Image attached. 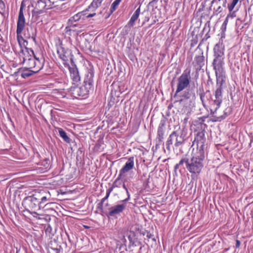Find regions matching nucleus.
Segmentation results:
<instances>
[{
  "mask_svg": "<svg viewBox=\"0 0 253 253\" xmlns=\"http://www.w3.org/2000/svg\"><path fill=\"white\" fill-rule=\"evenodd\" d=\"M139 249L137 253H143L144 251L145 250V248L144 246L142 245L141 244V245L139 246Z\"/></svg>",
  "mask_w": 253,
  "mask_h": 253,
  "instance_id": "nucleus-40",
  "label": "nucleus"
},
{
  "mask_svg": "<svg viewBox=\"0 0 253 253\" xmlns=\"http://www.w3.org/2000/svg\"><path fill=\"white\" fill-rule=\"evenodd\" d=\"M241 242L239 240H236V248H239L240 246Z\"/></svg>",
  "mask_w": 253,
  "mask_h": 253,
  "instance_id": "nucleus-42",
  "label": "nucleus"
},
{
  "mask_svg": "<svg viewBox=\"0 0 253 253\" xmlns=\"http://www.w3.org/2000/svg\"><path fill=\"white\" fill-rule=\"evenodd\" d=\"M47 0H33L32 6L34 9L32 11V18L34 21L37 20L39 15L44 12L46 10L51 9Z\"/></svg>",
  "mask_w": 253,
  "mask_h": 253,
  "instance_id": "nucleus-6",
  "label": "nucleus"
},
{
  "mask_svg": "<svg viewBox=\"0 0 253 253\" xmlns=\"http://www.w3.org/2000/svg\"><path fill=\"white\" fill-rule=\"evenodd\" d=\"M69 70L73 84H75L79 83L81 81V77L77 67L76 66H72L69 67Z\"/></svg>",
  "mask_w": 253,
  "mask_h": 253,
  "instance_id": "nucleus-20",
  "label": "nucleus"
},
{
  "mask_svg": "<svg viewBox=\"0 0 253 253\" xmlns=\"http://www.w3.org/2000/svg\"><path fill=\"white\" fill-rule=\"evenodd\" d=\"M158 0H153L152 1L150 2V4L154 2H157Z\"/></svg>",
  "mask_w": 253,
  "mask_h": 253,
  "instance_id": "nucleus-50",
  "label": "nucleus"
},
{
  "mask_svg": "<svg viewBox=\"0 0 253 253\" xmlns=\"http://www.w3.org/2000/svg\"><path fill=\"white\" fill-rule=\"evenodd\" d=\"M224 46L220 42L213 48V60L212 63L213 68H225Z\"/></svg>",
  "mask_w": 253,
  "mask_h": 253,
  "instance_id": "nucleus-5",
  "label": "nucleus"
},
{
  "mask_svg": "<svg viewBox=\"0 0 253 253\" xmlns=\"http://www.w3.org/2000/svg\"><path fill=\"white\" fill-rule=\"evenodd\" d=\"M115 187H113V185L112 184V186L109 187L106 191V194L110 196V193L113 190V189L115 188Z\"/></svg>",
  "mask_w": 253,
  "mask_h": 253,
  "instance_id": "nucleus-41",
  "label": "nucleus"
},
{
  "mask_svg": "<svg viewBox=\"0 0 253 253\" xmlns=\"http://www.w3.org/2000/svg\"><path fill=\"white\" fill-rule=\"evenodd\" d=\"M57 52L59 58L64 62V64H66L69 60L73 62V55L70 49L60 46L57 48Z\"/></svg>",
  "mask_w": 253,
  "mask_h": 253,
  "instance_id": "nucleus-14",
  "label": "nucleus"
},
{
  "mask_svg": "<svg viewBox=\"0 0 253 253\" xmlns=\"http://www.w3.org/2000/svg\"><path fill=\"white\" fill-rule=\"evenodd\" d=\"M141 243L138 241L137 239H134L132 241L129 243L128 248H130L131 247H139Z\"/></svg>",
  "mask_w": 253,
  "mask_h": 253,
  "instance_id": "nucleus-33",
  "label": "nucleus"
},
{
  "mask_svg": "<svg viewBox=\"0 0 253 253\" xmlns=\"http://www.w3.org/2000/svg\"><path fill=\"white\" fill-rule=\"evenodd\" d=\"M134 168V157H130L128 158L127 161L125 163L124 167L120 170L119 173L121 175L126 176V173Z\"/></svg>",
  "mask_w": 253,
  "mask_h": 253,
  "instance_id": "nucleus-18",
  "label": "nucleus"
},
{
  "mask_svg": "<svg viewBox=\"0 0 253 253\" xmlns=\"http://www.w3.org/2000/svg\"><path fill=\"white\" fill-rule=\"evenodd\" d=\"M21 53L23 55V62L29 69L38 72L43 68L44 59L42 57H37L33 50L25 47L21 50Z\"/></svg>",
  "mask_w": 253,
  "mask_h": 253,
  "instance_id": "nucleus-4",
  "label": "nucleus"
},
{
  "mask_svg": "<svg viewBox=\"0 0 253 253\" xmlns=\"http://www.w3.org/2000/svg\"><path fill=\"white\" fill-rule=\"evenodd\" d=\"M25 26L26 19L24 15L23 7L22 5H21L18 14L16 26L17 39L20 45H21V43L22 41L25 42L22 36V33L25 28Z\"/></svg>",
  "mask_w": 253,
  "mask_h": 253,
  "instance_id": "nucleus-8",
  "label": "nucleus"
},
{
  "mask_svg": "<svg viewBox=\"0 0 253 253\" xmlns=\"http://www.w3.org/2000/svg\"><path fill=\"white\" fill-rule=\"evenodd\" d=\"M103 205V203L101 202H99L97 205V209L99 210L101 212H104Z\"/></svg>",
  "mask_w": 253,
  "mask_h": 253,
  "instance_id": "nucleus-36",
  "label": "nucleus"
},
{
  "mask_svg": "<svg viewBox=\"0 0 253 253\" xmlns=\"http://www.w3.org/2000/svg\"><path fill=\"white\" fill-rule=\"evenodd\" d=\"M205 130L201 129L196 134L193 144H196V152L189 158L187 155L183 156L174 167V172L177 175L183 173L186 169L191 174L192 180H197L202 172L208 155L207 143Z\"/></svg>",
  "mask_w": 253,
  "mask_h": 253,
  "instance_id": "nucleus-1",
  "label": "nucleus"
},
{
  "mask_svg": "<svg viewBox=\"0 0 253 253\" xmlns=\"http://www.w3.org/2000/svg\"><path fill=\"white\" fill-rule=\"evenodd\" d=\"M214 97L213 103L214 105H216L214 111H216L220 107L222 101V89L216 88L214 91Z\"/></svg>",
  "mask_w": 253,
  "mask_h": 253,
  "instance_id": "nucleus-19",
  "label": "nucleus"
},
{
  "mask_svg": "<svg viewBox=\"0 0 253 253\" xmlns=\"http://www.w3.org/2000/svg\"><path fill=\"white\" fill-rule=\"evenodd\" d=\"M150 177V175H148L146 172H144L141 176L140 180L144 184L148 185L149 182Z\"/></svg>",
  "mask_w": 253,
  "mask_h": 253,
  "instance_id": "nucleus-29",
  "label": "nucleus"
},
{
  "mask_svg": "<svg viewBox=\"0 0 253 253\" xmlns=\"http://www.w3.org/2000/svg\"><path fill=\"white\" fill-rule=\"evenodd\" d=\"M165 131L166 122L164 120H161L157 129L156 139L158 143L156 144V146L160 145L163 142Z\"/></svg>",
  "mask_w": 253,
  "mask_h": 253,
  "instance_id": "nucleus-16",
  "label": "nucleus"
},
{
  "mask_svg": "<svg viewBox=\"0 0 253 253\" xmlns=\"http://www.w3.org/2000/svg\"><path fill=\"white\" fill-rule=\"evenodd\" d=\"M109 197V195H107V194H106V196L105 197H104L103 198H102L100 202H102L103 203H104V202H105V200H106L108 197Z\"/></svg>",
  "mask_w": 253,
  "mask_h": 253,
  "instance_id": "nucleus-43",
  "label": "nucleus"
},
{
  "mask_svg": "<svg viewBox=\"0 0 253 253\" xmlns=\"http://www.w3.org/2000/svg\"><path fill=\"white\" fill-rule=\"evenodd\" d=\"M163 118L162 120H168L169 116H170V112H164L162 113Z\"/></svg>",
  "mask_w": 253,
  "mask_h": 253,
  "instance_id": "nucleus-35",
  "label": "nucleus"
},
{
  "mask_svg": "<svg viewBox=\"0 0 253 253\" xmlns=\"http://www.w3.org/2000/svg\"><path fill=\"white\" fill-rule=\"evenodd\" d=\"M126 203L123 202V200H122L120 201L119 204L109 208L108 211L104 212L108 218H117L126 209Z\"/></svg>",
  "mask_w": 253,
  "mask_h": 253,
  "instance_id": "nucleus-9",
  "label": "nucleus"
},
{
  "mask_svg": "<svg viewBox=\"0 0 253 253\" xmlns=\"http://www.w3.org/2000/svg\"><path fill=\"white\" fill-rule=\"evenodd\" d=\"M20 73L21 74V77L25 79L35 73H37V72H35L34 70L29 69L28 67H27L21 69L20 71Z\"/></svg>",
  "mask_w": 253,
  "mask_h": 253,
  "instance_id": "nucleus-22",
  "label": "nucleus"
},
{
  "mask_svg": "<svg viewBox=\"0 0 253 253\" xmlns=\"http://www.w3.org/2000/svg\"><path fill=\"white\" fill-rule=\"evenodd\" d=\"M29 113V114H30L31 112L30 111H29L28 112ZM29 115H30V114H29Z\"/></svg>",
  "mask_w": 253,
  "mask_h": 253,
  "instance_id": "nucleus-51",
  "label": "nucleus"
},
{
  "mask_svg": "<svg viewBox=\"0 0 253 253\" xmlns=\"http://www.w3.org/2000/svg\"><path fill=\"white\" fill-rule=\"evenodd\" d=\"M93 87L90 85L88 86V84H84L83 85L79 87H74V91L78 96L85 97L90 91L93 90Z\"/></svg>",
  "mask_w": 253,
  "mask_h": 253,
  "instance_id": "nucleus-17",
  "label": "nucleus"
},
{
  "mask_svg": "<svg viewBox=\"0 0 253 253\" xmlns=\"http://www.w3.org/2000/svg\"><path fill=\"white\" fill-rule=\"evenodd\" d=\"M236 4H235V3H234L233 2H231V4H228V9H229V11H232V10L233 9V8H234L235 6L236 5Z\"/></svg>",
  "mask_w": 253,
  "mask_h": 253,
  "instance_id": "nucleus-39",
  "label": "nucleus"
},
{
  "mask_svg": "<svg viewBox=\"0 0 253 253\" xmlns=\"http://www.w3.org/2000/svg\"><path fill=\"white\" fill-rule=\"evenodd\" d=\"M153 236V235L149 232L147 233L146 235V237L149 239L152 238Z\"/></svg>",
  "mask_w": 253,
  "mask_h": 253,
  "instance_id": "nucleus-46",
  "label": "nucleus"
},
{
  "mask_svg": "<svg viewBox=\"0 0 253 253\" xmlns=\"http://www.w3.org/2000/svg\"><path fill=\"white\" fill-rule=\"evenodd\" d=\"M216 78V88L223 89V84L225 82L226 72L225 68H213Z\"/></svg>",
  "mask_w": 253,
  "mask_h": 253,
  "instance_id": "nucleus-12",
  "label": "nucleus"
},
{
  "mask_svg": "<svg viewBox=\"0 0 253 253\" xmlns=\"http://www.w3.org/2000/svg\"><path fill=\"white\" fill-rule=\"evenodd\" d=\"M49 198V193L41 190L24 198L22 202V205L26 208L39 211L43 209L47 205Z\"/></svg>",
  "mask_w": 253,
  "mask_h": 253,
  "instance_id": "nucleus-2",
  "label": "nucleus"
},
{
  "mask_svg": "<svg viewBox=\"0 0 253 253\" xmlns=\"http://www.w3.org/2000/svg\"><path fill=\"white\" fill-rule=\"evenodd\" d=\"M31 214H32L34 217L36 218L37 219H41L42 218L40 216L43 215L41 213H39L36 211H28Z\"/></svg>",
  "mask_w": 253,
  "mask_h": 253,
  "instance_id": "nucleus-34",
  "label": "nucleus"
},
{
  "mask_svg": "<svg viewBox=\"0 0 253 253\" xmlns=\"http://www.w3.org/2000/svg\"><path fill=\"white\" fill-rule=\"evenodd\" d=\"M197 69H200L204 65V57L202 55H196L193 62Z\"/></svg>",
  "mask_w": 253,
  "mask_h": 253,
  "instance_id": "nucleus-21",
  "label": "nucleus"
},
{
  "mask_svg": "<svg viewBox=\"0 0 253 253\" xmlns=\"http://www.w3.org/2000/svg\"><path fill=\"white\" fill-rule=\"evenodd\" d=\"M94 68L91 64H88L86 67L84 84H88V86H94Z\"/></svg>",
  "mask_w": 253,
  "mask_h": 253,
  "instance_id": "nucleus-13",
  "label": "nucleus"
},
{
  "mask_svg": "<svg viewBox=\"0 0 253 253\" xmlns=\"http://www.w3.org/2000/svg\"><path fill=\"white\" fill-rule=\"evenodd\" d=\"M227 0H212L211 7H213V10L215 15L221 12L223 8L226 7Z\"/></svg>",
  "mask_w": 253,
  "mask_h": 253,
  "instance_id": "nucleus-15",
  "label": "nucleus"
},
{
  "mask_svg": "<svg viewBox=\"0 0 253 253\" xmlns=\"http://www.w3.org/2000/svg\"><path fill=\"white\" fill-rule=\"evenodd\" d=\"M136 238H134L133 237H131V235H129L128 236V239L129 240V242L130 243L131 241H132L134 239H136Z\"/></svg>",
  "mask_w": 253,
  "mask_h": 253,
  "instance_id": "nucleus-44",
  "label": "nucleus"
},
{
  "mask_svg": "<svg viewBox=\"0 0 253 253\" xmlns=\"http://www.w3.org/2000/svg\"><path fill=\"white\" fill-rule=\"evenodd\" d=\"M57 129L58 130L60 136L63 138L64 141H65L66 142L70 143L71 141V139L69 138V137H68L66 132L61 128L58 127Z\"/></svg>",
  "mask_w": 253,
  "mask_h": 253,
  "instance_id": "nucleus-27",
  "label": "nucleus"
},
{
  "mask_svg": "<svg viewBox=\"0 0 253 253\" xmlns=\"http://www.w3.org/2000/svg\"><path fill=\"white\" fill-rule=\"evenodd\" d=\"M210 95V93L209 90H207L206 92L203 91V92H201L200 94L201 100L204 106H205L206 103L209 100Z\"/></svg>",
  "mask_w": 253,
  "mask_h": 253,
  "instance_id": "nucleus-24",
  "label": "nucleus"
},
{
  "mask_svg": "<svg viewBox=\"0 0 253 253\" xmlns=\"http://www.w3.org/2000/svg\"><path fill=\"white\" fill-rule=\"evenodd\" d=\"M114 104V102L113 101H111V102H109L108 104V110H109L111 109L110 107L112 106V105H113Z\"/></svg>",
  "mask_w": 253,
  "mask_h": 253,
  "instance_id": "nucleus-45",
  "label": "nucleus"
},
{
  "mask_svg": "<svg viewBox=\"0 0 253 253\" xmlns=\"http://www.w3.org/2000/svg\"><path fill=\"white\" fill-rule=\"evenodd\" d=\"M230 114V112H211L210 115L199 118V120L203 122L206 119L209 117V120L212 122H220Z\"/></svg>",
  "mask_w": 253,
  "mask_h": 253,
  "instance_id": "nucleus-10",
  "label": "nucleus"
},
{
  "mask_svg": "<svg viewBox=\"0 0 253 253\" xmlns=\"http://www.w3.org/2000/svg\"><path fill=\"white\" fill-rule=\"evenodd\" d=\"M239 0H232V2L235 3V4H237V2H238Z\"/></svg>",
  "mask_w": 253,
  "mask_h": 253,
  "instance_id": "nucleus-49",
  "label": "nucleus"
},
{
  "mask_svg": "<svg viewBox=\"0 0 253 253\" xmlns=\"http://www.w3.org/2000/svg\"><path fill=\"white\" fill-rule=\"evenodd\" d=\"M228 22V18H226L225 20L224 21L223 23H222L221 27V30H222V33L221 34V38L225 37V34L224 32L226 30V26L227 25Z\"/></svg>",
  "mask_w": 253,
  "mask_h": 253,
  "instance_id": "nucleus-31",
  "label": "nucleus"
},
{
  "mask_svg": "<svg viewBox=\"0 0 253 253\" xmlns=\"http://www.w3.org/2000/svg\"><path fill=\"white\" fill-rule=\"evenodd\" d=\"M190 96H191V94L189 92V91H184L183 93V96L186 98V99H188L190 97Z\"/></svg>",
  "mask_w": 253,
  "mask_h": 253,
  "instance_id": "nucleus-37",
  "label": "nucleus"
},
{
  "mask_svg": "<svg viewBox=\"0 0 253 253\" xmlns=\"http://www.w3.org/2000/svg\"><path fill=\"white\" fill-rule=\"evenodd\" d=\"M191 71L190 68H186L177 79V88L174 96L189 85L191 80Z\"/></svg>",
  "mask_w": 253,
  "mask_h": 253,
  "instance_id": "nucleus-7",
  "label": "nucleus"
},
{
  "mask_svg": "<svg viewBox=\"0 0 253 253\" xmlns=\"http://www.w3.org/2000/svg\"><path fill=\"white\" fill-rule=\"evenodd\" d=\"M187 129L185 126H176L174 130L169 135L166 142V148L169 152L170 151L171 146L173 144V149L180 150L185 144L187 140Z\"/></svg>",
  "mask_w": 253,
  "mask_h": 253,
  "instance_id": "nucleus-3",
  "label": "nucleus"
},
{
  "mask_svg": "<svg viewBox=\"0 0 253 253\" xmlns=\"http://www.w3.org/2000/svg\"><path fill=\"white\" fill-rule=\"evenodd\" d=\"M88 11L87 9L85 10L78 12L73 16L71 17L68 21V25L70 27H75L77 25L74 24V22L79 21L80 19H84V18H89L93 17L96 15L95 13H92L87 14V12Z\"/></svg>",
  "mask_w": 253,
  "mask_h": 253,
  "instance_id": "nucleus-11",
  "label": "nucleus"
},
{
  "mask_svg": "<svg viewBox=\"0 0 253 253\" xmlns=\"http://www.w3.org/2000/svg\"><path fill=\"white\" fill-rule=\"evenodd\" d=\"M31 36H32V37L34 39V40H35V35H34V33H32V35H31ZM30 37H31V35H28L27 37V38H30Z\"/></svg>",
  "mask_w": 253,
  "mask_h": 253,
  "instance_id": "nucleus-47",
  "label": "nucleus"
},
{
  "mask_svg": "<svg viewBox=\"0 0 253 253\" xmlns=\"http://www.w3.org/2000/svg\"><path fill=\"white\" fill-rule=\"evenodd\" d=\"M37 165H41L43 167L44 171H47L50 169V161L49 159L46 158L40 162H35Z\"/></svg>",
  "mask_w": 253,
  "mask_h": 253,
  "instance_id": "nucleus-25",
  "label": "nucleus"
},
{
  "mask_svg": "<svg viewBox=\"0 0 253 253\" xmlns=\"http://www.w3.org/2000/svg\"><path fill=\"white\" fill-rule=\"evenodd\" d=\"M121 0H115L113 2V3L111 5V8H110L111 11L112 12H113V11H114L116 9V8H117L118 5L120 3Z\"/></svg>",
  "mask_w": 253,
  "mask_h": 253,
  "instance_id": "nucleus-32",
  "label": "nucleus"
},
{
  "mask_svg": "<svg viewBox=\"0 0 253 253\" xmlns=\"http://www.w3.org/2000/svg\"><path fill=\"white\" fill-rule=\"evenodd\" d=\"M40 156V155L39 153L37 152L36 153H35L34 157H36L37 158H39Z\"/></svg>",
  "mask_w": 253,
  "mask_h": 253,
  "instance_id": "nucleus-48",
  "label": "nucleus"
},
{
  "mask_svg": "<svg viewBox=\"0 0 253 253\" xmlns=\"http://www.w3.org/2000/svg\"><path fill=\"white\" fill-rule=\"evenodd\" d=\"M125 176L123 175H121L120 173H119V175L117 177V178L115 179V180L113 183V187H120L122 185V182H123V179Z\"/></svg>",
  "mask_w": 253,
  "mask_h": 253,
  "instance_id": "nucleus-28",
  "label": "nucleus"
},
{
  "mask_svg": "<svg viewBox=\"0 0 253 253\" xmlns=\"http://www.w3.org/2000/svg\"><path fill=\"white\" fill-rule=\"evenodd\" d=\"M5 8L4 2L2 0H0V10L3 11Z\"/></svg>",
  "mask_w": 253,
  "mask_h": 253,
  "instance_id": "nucleus-38",
  "label": "nucleus"
},
{
  "mask_svg": "<svg viewBox=\"0 0 253 253\" xmlns=\"http://www.w3.org/2000/svg\"><path fill=\"white\" fill-rule=\"evenodd\" d=\"M140 12V6L135 11L134 13L133 14L132 16L131 17L128 23V25L129 27H132L135 21L138 19L139 15Z\"/></svg>",
  "mask_w": 253,
  "mask_h": 253,
  "instance_id": "nucleus-23",
  "label": "nucleus"
},
{
  "mask_svg": "<svg viewBox=\"0 0 253 253\" xmlns=\"http://www.w3.org/2000/svg\"><path fill=\"white\" fill-rule=\"evenodd\" d=\"M103 0H93L90 5L88 6L87 10L89 11H93L94 9L98 7L101 4Z\"/></svg>",
  "mask_w": 253,
  "mask_h": 253,
  "instance_id": "nucleus-26",
  "label": "nucleus"
},
{
  "mask_svg": "<svg viewBox=\"0 0 253 253\" xmlns=\"http://www.w3.org/2000/svg\"><path fill=\"white\" fill-rule=\"evenodd\" d=\"M126 179H124L123 180V183L122 184L123 187L126 190V194H127V198H126V199H125L123 200V202H127L130 200V196L129 192V191L128 190V189H127L126 186V185L125 183V182H126Z\"/></svg>",
  "mask_w": 253,
  "mask_h": 253,
  "instance_id": "nucleus-30",
  "label": "nucleus"
}]
</instances>
